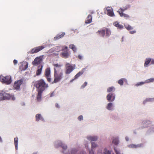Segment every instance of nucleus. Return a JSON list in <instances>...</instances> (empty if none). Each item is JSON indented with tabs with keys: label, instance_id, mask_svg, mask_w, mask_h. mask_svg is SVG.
I'll return each instance as SVG.
<instances>
[{
	"label": "nucleus",
	"instance_id": "f257e3e1",
	"mask_svg": "<svg viewBox=\"0 0 154 154\" xmlns=\"http://www.w3.org/2000/svg\"><path fill=\"white\" fill-rule=\"evenodd\" d=\"M34 86L38 89L37 96H41L43 92L48 87L44 80L41 79L34 82Z\"/></svg>",
	"mask_w": 154,
	"mask_h": 154
},
{
	"label": "nucleus",
	"instance_id": "f03ea898",
	"mask_svg": "<svg viewBox=\"0 0 154 154\" xmlns=\"http://www.w3.org/2000/svg\"><path fill=\"white\" fill-rule=\"evenodd\" d=\"M54 79L52 83H57L60 81L63 77V73L59 71H55L54 72Z\"/></svg>",
	"mask_w": 154,
	"mask_h": 154
},
{
	"label": "nucleus",
	"instance_id": "7ed1b4c3",
	"mask_svg": "<svg viewBox=\"0 0 154 154\" xmlns=\"http://www.w3.org/2000/svg\"><path fill=\"white\" fill-rule=\"evenodd\" d=\"M66 74H69L71 73L75 68V64L72 65L69 63H67L65 65Z\"/></svg>",
	"mask_w": 154,
	"mask_h": 154
},
{
	"label": "nucleus",
	"instance_id": "20e7f679",
	"mask_svg": "<svg viewBox=\"0 0 154 154\" xmlns=\"http://www.w3.org/2000/svg\"><path fill=\"white\" fill-rule=\"evenodd\" d=\"M0 81L6 84H9L11 82V77L10 76H4L1 75L0 76Z\"/></svg>",
	"mask_w": 154,
	"mask_h": 154
},
{
	"label": "nucleus",
	"instance_id": "39448f33",
	"mask_svg": "<svg viewBox=\"0 0 154 154\" xmlns=\"http://www.w3.org/2000/svg\"><path fill=\"white\" fill-rule=\"evenodd\" d=\"M70 52L69 50L62 51L60 54L61 57L64 58H68L70 55Z\"/></svg>",
	"mask_w": 154,
	"mask_h": 154
},
{
	"label": "nucleus",
	"instance_id": "423d86ee",
	"mask_svg": "<svg viewBox=\"0 0 154 154\" xmlns=\"http://www.w3.org/2000/svg\"><path fill=\"white\" fill-rule=\"evenodd\" d=\"M45 47L44 46H38L34 48L31 50L30 51V53L31 54L36 53L42 50Z\"/></svg>",
	"mask_w": 154,
	"mask_h": 154
},
{
	"label": "nucleus",
	"instance_id": "0eeeda50",
	"mask_svg": "<svg viewBox=\"0 0 154 154\" xmlns=\"http://www.w3.org/2000/svg\"><path fill=\"white\" fill-rule=\"evenodd\" d=\"M23 82V79H20L15 82L14 87L16 90H18L20 88V85Z\"/></svg>",
	"mask_w": 154,
	"mask_h": 154
},
{
	"label": "nucleus",
	"instance_id": "6e6552de",
	"mask_svg": "<svg viewBox=\"0 0 154 154\" xmlns=\"http://www.w3.org/2000/svg\"><path fill=\"white\" fill-rule=\"evenodd\" d=\"M42 61V59L40 57H38L35 58L32 63L33 65L40 64Z\"/></svg>",
	"mask_w": 154,
	"mask_h": 154
},
{
	"label": "nucleus",
	"instance_id": "1a4fd4ad",
	"mask_svg": "<svg viewBox=\"0 0 154 154\" xmlns=\"http://www.w3.org/2000/svg\"><path fill=\"white\" fill-rule=\"evenodd\" d=\"M28 65L27 62H23L21 63V65L20 67V69L21 71L25 70L28 68Z\"/></svg>",
	"mask_w": 154,
	"mask_h": 154
},
{
	"label": "nucleus",
	"instance_id": "9d476101",
	"mask_svg": "<svg viewBox=\"0 0 154 154\" xmlns=\"http://www.w3.org/2000/svg\"><path fill=\"white\" fill-rule=\"evenodd\" d=\"M86 139L89 141H96L98 139V137L96 136H91L88 135L85 137Z\"/></svg>",
	"mask_w": 154,
	"mask_h": 154
},
{
	"label": "nucleus",
	"instance_id": "9b49d317",
	"mask_svg": "<svg viewBox=\"0 0 154 154\" xmlns=\"http://www.w3.org/2000/svg\"><path fill=\"white\" fill-rule=\"evenodd\" d=\"M107 11V14L109 16L112 17L114 16L115 15L113 12V9L111 7H108L106 8Z\"/></svg>",
	"mask_w": 154,
	"mask_h": 154
},
{
	"label": "nucleus",
	"instance_id": "f8f14e48",
	"mask_svg": "<svg viewBox=\"0 0 154 154\" xmlns=\"http://www.w3.org/2000/svg\"><path fill=\"white\" fill-rule=\"evenodd\" d=\"M63 142L60 140H57L54 142V147L56 148H58L61 147Z\"/></svg>",
	"mask_w": 154,
	"mask_h": 154
},
{
	"label": "nucleus",
	"instance_id": "ddd939ff",
	"mask_svg": "<svg viewBox=\"0 0 154 154\" xmlns=\"http://www.w3.org/2000/svg\"><path fill=\"white\" fill-rule=\"evenodd\" d=\"M35 120L37 122H38L40 120L44 122L45 119L42 115L40 114H36L35 116Z\"/></svg>",
	"mask_w": 154,
	"mask_h": 154
},
{
	"label": "nucleus",
	"instance_id": "4468645a",
	"mask_svg": "<svg viewBox=\"0 0 154 154\" xmlns=\"http://www.w3.org/2000/svg\"><path fill=\"white\" fill-rule=\"evenodd\" d=\"M85 71V69H83L80 71L75 76L74 78V79L72 80L71 81V82H72L74 80L76 79H77L78 77H79L80 76L82 75L83 73Z\"/></svg>",
	"mask_w": 154,
	"mask_h": 154
},
{
	"label": "nucleus",
	"instance_id": "2eb2a0df",
	"mask_svg": "<svg viewBox=\"0 0 154 154\" xmlns=\"http://www.w3.org/2000/svg\"><path fill=\"white\" fill-rule=\"evenodd\" d=\"M61 147L63 149L62 152L64 154H68V153L66 152V150L68 148L67 145L63 143Z\"/></svg>",
	"mask_w": 154,
	"mask_h": 154
},
{
	"label": "nucleus",
	"instance_id": "dca6fc26",
	"mask_svg": "<svg viewBox=\"0 0 154 154\" xmlns=\"http://www.w3.org/2000/svg\"><path fill=\"white\" fill-rule=\"evenodd\" d=\"M53 66L54 67V71H59V70L61 69L62 65H59L58 63H54L53 64Z\"/></svg>",
	"mask_w": 154,
	"mask_h": 154
},
{
	"label": "nucleus",
	"instance_id": "f3484780",
	"mask_svg": "<svg viewBox=\"0 0 154 154\" xmlns=\"http://www.w3.org/2000/svg\"><path fill=\"white\" fill-rule=\"evenodd\" d=\"M92 20V16L90 14H89L87 17L85 21V23L86 24H88L90 23Z\"/></svg>",
	"mask_w": 154,
	"mask_h": 154
},
{
	"label": "nucleus",
	"instance_id": "a211bd4d",
	"mask_svg": "<svg viewBox=\"0 0 154 154\" xmlns=\"http://www.w3.org/2000/svg\"><path fill=\"white\" fill-rule=\"evenodd\" d=\"M43 66L40 65L38 67V69L36 71V74L37 75H39L41 73Z\"/></svg>",
	"mask_w": 154,
	"mask_h": 154
},
{
	"label": "nucleus",
	"instance_id": "6ab92c4d",
	"mask_svg": "<svg viewBox=\"0 0 154 154\" xmlns=\"http://www.w3.org/2000/svg\"><path fill=\"white\" fill-rule=\"evenodd\" d=\"M65 35V32H62L61 34H58L56 37H55L54 38V40H57L58 39H59L62 37H63Z\"/></svg>",
	"mask_w": 154,
	"mask_h": 154
},
{
	"label": "nucleus",
	"instance_id": "aec40b11",
	"mask_svg": "<svg viewBox=\"0 0 154 154\" xmlns=\"http://www.w3.org/2000/svg\"><path fill=\"white\" fill-rule=\"evenodd\" d=\"M51 71L50 68H48L46 69L45 72V77H48L51 75Z\"/></svg>",
	"mask_w": 154,
	"mask_h": 154
},
{
	"label": "nucleus",
	"instance_id": "412c9836",
	"mask_svg": "<svg viewBox=\"0 0 154 154\" xmlns=\"http://www.w3.org/2000/svg\"><path fill=\"white\" fill-rule=\"evenodd\" d=\"M113 25L119 29H122L123 28V26L120 24H119L118 22H114L113 23Z\"/></svg>",
	"mask_w": 154,
	"mask_h": 154
},
{
	"label": "nucleus",
	"instance_id": "4be33fe9",
	"mask_svg": "<svg viewBox=\"0 0 154 154\" xmlns=\"http://www.w3.org/2000/svg\"><path fill=\"white\" fill-rule=\"evenodd\" d=\"M106 109L109 110H112L113 109V106L112 103H109L106 106Z\"/></svg>",
	"mask_w": 154,
	"mask_h": 154
},
{
	"label": "nucleus",
	"instance_id": "5701e85b",
	"mask_svg": "<svg viewBox=\"0 0 154 154\" xmlns=\"http://www.w3.org/2000/svg\"><path fill=\"white\" fill-rule=\"evenodd\" d=\"M77 151L78 149L76 148H72L69 151L68 154H76Z\"/></svg>",
	"mask_w": 154,
	"mask_h": 154
},
{
	"label": "nucleus",
	"instance_id": "b1692460",
	"mask_svg": "<svg viewBox=\"0 0 154 154\" xmlns=\"http://www.w3.org/2000/svg\"><path fill=\"white\" fill-rule=\"evenodd\" d=\"M105 29H102L98 30L97 32L99 34L103 37H104L105 35Z\"/></svg>",
	"mask_w": 154,
	"mask_h": 154
},
{
	"label": "nucleus",
	"instance_id": "393cba45",
	"mask_svg": "<svg viewBox=\"0 0 154 154\" xmlns=\"http://www.w3.org/2000/svg\"><path fill=\"white\" fill-rule=\"evenodd\" d=\"M118 12L121 17H124L125 18H129V16L127 14L124 13L123 12H121L119 11H117Z\"/></svg>",
	"mask_w": 154,
	"mask_h": 154
},
{
	"label": "nucleus",
	"instance_id": "a878e982",
	"mask_svg": "<svg viewBox=\"0 0 154 154\" xmlns=\"http://www.w3.org/2000/svg\"><path fill=\"white\" fill-rule=\"evenodd\" d=\"M0 96H11L9 94L6 93L4 91H0Z\"/></svg>",
	"mask_w": 154,
	"mask_h": 154
},
{
	"label": "nucleus",
	"instance_id": "bb28decb",
	"mask_svg": "<svg viewBox=\"0 0 154 154\" xmlns=\"http://www.w3.org/2000/svg\"><path fill=\"white\" fill-rule=\"evenodd\" d=\"M147 102H154V97L152 98H147L143 102V104H145Z\"/></svg>",
	"mask_w": 154,
	"mask_h": 154
},
{
	"label": "nucleus",
	"instance_id": "cd10ccee",
	"mask_svg": "<svg viewBox=\"0 0 154 154\" xmlns=\"http://www.w3.org/2000/svg\"><path fill=\"white\" fill-rule=\"evenodd\" d=\"M87 139H86V138H85L84 140L83 143L84 144L85 146V147L86 149H88L89 148V146H88V144L89 143V142L88 141Z\"/></svg>",
	"mask_w": 154,
	"mask_h": 154
},
{
	"label": "nucleus",
	"instance_id": "c85d7f7f",
	"mask_svg": "<svg viewBox=\"0 0 154 154\" xmlns=\"http://www.w3.org/2000/svg\"><path fill=\"white\" fill-rule=\"evenodd\" d=\"M150 58H146V60H145V63L144 64V66L145 67H146L147 65L149 64L151 61Z\"/></svg>",
	"mask_w": 154,
	"mask_h": 154
},
{
	"label": "nucleus",
	"instance_id": "c756f323",
	"mask_svg": "<svg viewBox=\"0 0 154 154\" xmlns=\"http://www.w3.org/2000/svg\"><path fill=\"white\" fill-rule=\"evenodd\" d=\"M14 143L16 150L18 149V138L17 137L14 138Z\"/></svg>",
	"mask_w": 154,
	"mask_h": 154
},
{
	"label": "nucleus",
	"instance_id": "7c9ffc66",
	"mask_svg": "<svg viewBox=\"0 0 154 154\" xmlns=\"http://www.w3.org/2000/svg\"><path fill=\"white\" fill-rule=\"evenodd\" d=\"M69 48L72 49L74 52H76V48L75 46L73 44H71L69 45Z\"/></svg>",
	"mask_w": 154,
	"mask_h": 154
},
{
	"label": "nucleus",
	"instance_id": "2f4dec72",
	"mask_svg": "<svg viewBox=\"0 0 154 154\" xmlns=\"http://www.w3.org/2000/svg\"><path fill=\"white\" fill-rule=\"evenodd\" d=\"M112 143L116 145H117L119 143V140L117 138H114L112 141Z\"/></svg>",
	"mask_w": 154,
	"mask_h": 154
},
{
	"label": "nucleus",
	"instance_id": "473e14b6",
	"mask_svg": "<svg viewBox=\"0 0 154 154\" xmlns=\"http://www.w3.org/2000/svg\"><path fill=\"white\" fill-rule=\"evenodd\" d=\"M98 145L97 143L94 142H91V147L92 149H94L98 146Z\"/></svg>",
	"mask_w": 154,
	"mask_h": 154
},
{
	"label": "nucleus",
	"instance_id": "72a5a7b5",
	"mask_svg": "<svg viewBox=\"0 0 154 154\" xmlns=\"http://www.w3.org/2000/svg\"><path fill=\"white\" fill-rule=\"evenodd\" d=\"M126 29L128 30H130L133 29V27L128 24H126L125 25Z\"/></svg>",
	"mask_w": 154,
	"mask_h": 154
},
{
	"label": "nucleus",
	"instance_id": "f704fd0d",
	"mask_svg": "<svg viewBox=\"0 0 154 154\" xmlns=\"http://www.w3.org/2000/svg\"><path fill=\"white\" fill-rule=\"evenodd\" d=\"M115 90V88L113 87H110L108 88L107 90V91L108 92H110L112 91Z\"/></svg>",
	"mask_w": 154,
	"mask_h": 154
},
{
	"label": "nucleus",
	"instance_id": "c9c22d12",
	"mask_svg": "<svg viewBox=\"0 0 154 154\" xmlns=\"http://www.w3.org/2000/svg\"><path fill=\"white\" fill-rule=\"evenodd\" d=\"M105 32H106V36L107 37H109L111 34V31L108 29L106 28Z\"/></svg>",
	"mask_w": 154,
	"mask_h": 154
},
{
	"label": "nucleus",
	"instance_id": "e433bc0d",
	"mask_svg": "<svg viewBox=\"0 0 154 154\" xmlns=\"http://www.w3.org/2000/svg\"><path fill=\"white\" fill-rule=\"evenodd\" d=\"M115 97H107V99L109 101L112 102L115 100Z\"/></svg>",
	"mask_w": 154,
	"mask_h": 154
},
{
	"label": "nucleus",
	"instance_id": "4c0bfd02",
	"mask_svg": "<svg viewBox=\"0 0 154 154\" xmlns=\"http://www.w3.org/2000/svg\"><path fill=\"white\" fill-rule=\"evenodd\" d=\"M9 100H10L9 97H0V101Z\"/></svg>",
	"mask_w": 154,
	"mask_h": 154
},
{
	"label": "nucleus",
	"instance_id": "58836bf2",
	"mask_svg": "<svg viewBox=\"0 0 154 154\" xmlns=\"http://www.w3.org/2000/svg\"><path fill=\"white\" fill-rule=\"evenodd\" d=\"M103 154H111V152L105 148L104 149Z\"/></svg>",
	"mask_w": 154,
	"mask_h": 154
},
{
	"label": "nucleus",
	"instance_id": "ea45409f",
	"mask_svg": "<svg viewBox=\"0 0 154 154\" xmlns=\"http://www.w3.org/2000/svg\"><path fill=\"white\" fill-rule=\"evenodd\" d=\"M129 8L128 6H126L125 7H123V8H120V9L121 11V12H123L127 10L128 8Z\"/></svg>",
	"mask_w": 154,
	"mask_h": 154
},
{
	"label": "nucleus",
	"instance_id": "a19ab883",
	"mask_svg": "<svg viewBox=\"0 0 154 154\" xmlns=\"http://www.w3.org/2000/svg\"><path fill=\"white\" fill-rule=\"evenodd\" d=\"M118 83L121 85H123L124 83V79H122L119 80L118 81Z\"/></svg>",
	"mask_w": 154,
	"mask_h": 154
},
{
	"label": "nucleus",
	"instance_id": "79ce46f5",
	"mask_svg": "<svg viewBox=\"0 0 154 154\" xmlns=\"http://www.w3.org/2000/svg\"><path fill=\"white\" fill-rule=\"evenodd\" d=\"M143 146V143H140L137 145H135L136 148H140Z\"/></svg>",
	"mask_w": 154,
	"mask_h": 154
},
{
	"label": "nucleus",
	"instance_id": "37998d69",
	"mask_svg": "<svg viewBox=\"0 0 154 154\" xmlns=\"http://www.w3.org/2000/svg\"><path fill=\"white\" fill-rule=\"evenodd\" d=\"M128 147L130 148H136L135 145L134 144H131L128 145Z\"/></svg>",
	"mask_w": 154,
	"mask_h": 154
},
{
	"label": "nucleus",
	"instance_id": "c03bdc74",
	"mask_svg": "<svg viewBox=\"0 0 154 154\" xmlns=\"http://www.w3.org/2000/svg\"><path fill=\"white\" fill-rule=\"evenodd\" d=\"M154 81V78H151L146 81V82H150Z\"/></svg>",
	"mask_w": 154,
	"mask_h": 154
},
{
	"label": "nucleus",
	"instance_id": "a18cd8bd",
	"mask_svg": "<svg viewBox=\"0 0 154 154\" xmlns=\"http://www.w3.org/2000/svg\"><path fill=\"white\" fill-rule=\"evenodd\" d=\"M78 119L79 121H81L83 120V116L82 115H80L78 117Z\"/></svg>",
	"mask_w": 154,
	"mask_h": 154
},
{
	"label": "nucleus",
	"instance_id": "49530a36",
	"mask_svg": "<svg viewBox=\"0 0 154 154\" xmlns=\"http://www.w3.org/2000/svg\"><path fill=\"white\" fill-rule=\"evenodd\" d=\"M87 82H85L81 86V88L82 89L84 88L85 86H87Z\"/></svg>",
	"mask_w": 154,
	"mask_h": 154
},
{
	"label": "nucleus",
	"instance_id": "de8ad7c7",
	"mask_svg": "<svg viewBox=\"0 0 154 154\" xmlns=\"http://www.w3.org/2000/svg\"><path fill=\"white\" fill-rule=\"evenodd\" d=\"M47 79L48 81L49 82H51V75L48 77H45Z\"/></svg>",
	"mask_w": 154,
	"mask_h": 154
},
{
	"label": "nucleus",
	"instance_id": "09e8293b",
	"mask_svg": "<svg viewBox=\"0 0 154 154\" xmlns=\"http://www.w3.org/2000/svg\"><path fill=\"white\" fill-rule=\"evenodd\" d=\"M114 149L116 154H120L119 151L116 149L115 147L114 148Z\"/></svg>",
	"mask_w": 154,
	"mask_h": 154
},
{
	"label": "nucleus",
	"instance_id": "8fccbe9b",
	"mask_svg": "<svg viewBox=\"0 0 154 154\" xmlns=\"http://www.w3.org/2000/svg\"><path fill=\"white\" fill-rule=\"evenodd\" d=\"M88 150L89 151V154H94V152L93 151L92 149L90 150L89 149Z\"/></svg>",
	"mask_w": 154,
	"mask_h": 154
},
{
	"label": "nucleus",
	"instance_id": "3c124183",
	"mask_svg": "<svg viewBox=\"0 0 154 154\" xmlns=\"http://www.w3.org/2000/svg\"><path fill=\"white\" fill-rule=\"evenodd\" d=\"M149 131L150 132H154V128L153 127H151L149 130Z\"/></svg>",
	"mask_w": 154,
	"mask_h": 154
},
{
	"label": "nucleus",
	"instance_id": "603ef678",
	"mask_svg": "<svg viewBox=\"0 0 154 154\" xmlns=\"http://www.w3.org/2000/svg\"><path fill=\"white\" fill-rule=\"evenodd\" d=\"M36 99L38 101H40L41 100V97H37Z\"/></svg>",
	"mask_w": 154,
	"mask_h": 154
},
{
	"label": "nucleus",
	"instance_id": "864d4df0",
	"mask_svg": "<svg viewBox=\"0 0 154 154\" xmlns=\"http://www.w3.org/2000/svg\"><path fill=\"white\" fill-rule=\"evenodd\" d=\"M114 94H112V93H109L106 96H114Z\"/></svg>",
	"mask_w": 154,
	"mask_h": 154
},
{
	"label": "nucleus",
	"instance_id": "5fc2aeb1",
	"mask_svg": "<svg viewBox=\"0 0 154 154\" xmlns=\"http://www.w3.org/2000/svg\"><path fill=\"white\" fill-rule=\"evenodd\" d=\"M68 47L67 46H65V48H63L62 49V51H65L66 50H68Z\"/></svg>",
	"mask_w": 154,
	"mask_h": 154
},
{
	"label": "nucleus",
	"instance_id": "6e6d98bb",
	"mask_svg": "<svg viewBox=\"0 0 154 154\" xmlns=\"http://www.w3.org/2000/svg\"><path fill=\"white\" fill-rule=\"evenodd\" d=\"M13 63L14 65H16L17 63V61L16 60H14L13 61Z\"/></svg>",
	"mask_w": 154,
	"mask_h": 154
},
{
	"label": "nucleus",
	"instance_id": "4d7b16f0",
	"mask_svg": "<svg viewBox=\"0 0 154 154\" xmlns=\"http://www.w3.org/2000/svg\"><path fill=\"white\" fill-rule=\"evenodd\" d=\"M85 152L84 151H82L79 153L78 154H85Z\"/></svg>",
	"mask_w": 154,
	"mask_h": 154
},
{
	"label": "nucleus",
	"instance_id": "13d9d810",
	"mask_svg": "<svg viewBox=\"0 0 154 154\" xmlns=\"http://www.w3.org/2000/svg\"><path fill=\"white\" fill-rule=\"evenodd\" d=\"M136 31L135 30H134L133 31H130V33L131 34H134V33H136Z\"/></svg>",
	"mask_w": 154,
	"mask_h": 154
},
{
	"label": "nucleus",
	"instance_id": "bf43d9fd",
	"mask_svg": "<svg viewBox=\"0 0 154 154\" xmlns=\"http://www.w3.org/2000/svg\"><path fill=\"white\" fill-rule=\"evenodd\" d=\"M10 98V100L11 98V99L13 100H15V97H9Z\"/></svg>",
	"mask_w": 154,
	"mask_h": 154
},
{
	"label": "nucleus",
	"instance_id": "052dcab7",
	"mask_svg": "<svg viewBox=\"0 0 154 154\" xmlns=\"http://www.w3.org/2000/svg\"><path fill=\"white\" fill-rule=\"evenodd\" d=\"M150 122L149 121H147V120H144L143 121V122L144 124H145L147 122Z\"/></svg>",
	"mask_w": 154,
	"mask_h": 154
},
{
	"label": "nucleus",
	"instance_id": "680f3d73",
	"mask_svg": "<svg viewBox=\"0 0 154 154\" xmlns=\"http://www.w3.org/2000/svg\"><path fill=\"white\" fill-rule=\"evenodd\" d=\"M78 57L79 59H82V56L81 55H79L78 56Z\"/></svg>",
	"mask_w": 154,
	"mask_h": 154
},
{
	"label": "nucleus",
	"instance_id": "e2e57ef3",
	"mask_svg": "<svg viewBox=\"0 0 154 154\" xmlns=\"http://www.w3.org/2000/svg\"><path fill=\"white\" fill-rule=\"evenodd\" d=\"M144 83L143 82H141L139 84H137V85H143Z\"/></svg>",
	"mask_w": 154,
	"mask_h": 154
},
{
	"label": "nucleus",
	"instance_id": "0e129e2a",
	"mask_svg": "<svg viewBox=\"0 0 154 154\" xmlns=\"http://www.w3.org/2000/svg\"><path fill=\"white\" fill-rule=\"evenodd\" d=\"M54 95H55V94H54V92H52L51 93L50 96H53Z\"/></svg>",
	"mask_w": 154,
	"mask_h": 154
},
{
	"label": "nucleus",
	"instance_id": "69168bd1",
	"mask_svg": "<svg viewBox=\"0 0 154 154\" xmlns=\"http://www.w3.org/2000/svg\"><path fill=\"white\" fill-rule=\"evenodd\" d=\"M151 64H154V59H152L151 60Z\"/></svg>",
	"mask_w": 154,
	"mask_h": 154
},
{
	"label": "nucleus",
	"instance_id": "338daca9",
	"mask_svg": "<svg viewBox=\"0 0 154 154\" xmlns=\"http://www.w3.org/2000/svg\"><path fill=\"white\" fill-rule=\"evenodd\" d=\"M125 139L126 141H128L129 140V139L128 137H126Z\"/></svg>",
	"mask_w": 154,
	"mask_h": 154
},
{
	"label": "nucleus",
	"instance_id": "774afa93",
	"mask_svg": "<svg viewBox=\"0 0 154 154\" xmlns=\"http://www.w3.org/2000/svg\"><path fill=\"white\" fill-rule=\"evenodd\" d=\"M56 106L57 108H59L60 107L57 104H56Z\"/></svg>",
	"mask_w": 154,
	"mask_h": 154
}]
</instances>
